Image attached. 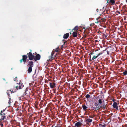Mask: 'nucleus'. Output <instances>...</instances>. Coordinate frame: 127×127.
<instances>
[{
    "label": "nucleus",
    "instance_id": "obj_1",
    "mask_svg": "<svg viewBox=\"0 0 127 127\" xmlns=\"http://www.w3.org/2000/svg\"><path fill=\"white\" fill-rule=\"evenodd\" d=\"M24 86L23 83L20 81L18 83H17V85L15 87L16 89L18 90L21 89L23 88Z\"/></svg>",
    "mask_w": 127,
    "mask_h": 127
},
{
    "label": "nucleus",
    "instance_id": "obj_2",
    "mask_svg": "<svg viewBox=\"0 0 127 127\" xmlns=\"http://www.w3.org/2000/svg\"><path fill=\"white\" fill-rule=\"evenodd\" d=\"M22 59L20 60V62L21 63H22L23 61L24 63H25L27 61V56L26 55H23L22 56Z\"/></svg>",
    "mask_w": 127,
    "mask_h": 127
},
{
    "label": "nucleus",
    "instance_id": "obj_3",
    "mask_svg": "<svg viewBox=\"0 0 127 127\" xmlns=\"http://www.w3.org/2000/svg\"><path fill=\"white\" fill-rule=\"evenodd\" d=\"M27 55H28V56L29 57L30 60H31L33 59L34 56L32 55L31 53L29 52V53L27 54Z\"/></svg>",
    "mask_w": 127,
    "mask_h": 127
},
{
    "label": "nucleus",
    "instance_id": "obj_4",
    "mask_svg": "<svg viewBox=\"0 0 127 127\" xmlns=\"http://www.w3.org/2000/svg\"><path fill=\"white\" fill-rule=\"evenodd\" d=\"M82 125V124L80 122H78L75 124V127H80Z\"/></svg>",
    "mask_w": 127,
    "mask_h": 127
},
{
    "label": "nucleus",
    "instance_id": "obj_5",
    "mask_svg": "<svg viewBox=\"0 0 127 127\" xmlns=\"http://www.w3.org/2000/svg\"><path fill=\"white\" fill-rule=\"evenodd\" d=\"M113 107L116 108V109L118 110V108L117 105V104L116 102H114L112 105Z\"/></svg>",
    "mask_w": 127,
    "mask_h": 127
},
{
    "label": "nucleus",
    "instance_id": "obj_6",
    "mask_svg": "<svg viewBox=\"0 0 127 127\" xmlns=\"http://www.w3.org/2000/svg\"><path fill=\"white\" fill-rule=\"evenodd\" d=\"M28 66L29 67L32 68L33 66V62L32 61H30L29 63Z\"/></svg>",
    "mask_w": 127,
    "mask_h": 127
},
{
    "label": "nucleus",
    "instance_id": "obj_7",
    "mask_svg": "<svg viewBox=\"0 0 127 127\" xmlns=\"http://www.w3.org/2000/svg\"><path fill=\"white\" fill-rule=\"evenodd\" d=\"M102 54V53H99V54H98L96 56H93V57L92 58V60H94V59H95L98 56Z\"/></svg>",
    "mask_w": 127,
    "mask_h": 127
},
{
    "label": "nucleus",
    "instance_id": "obj_8",
    "mask_svg": "<svg viewBox=\"0 0 127 127\" xmlns=\"http://www.w3.org/2000/svg\"><path fill=\"white\" fill-rule=\"evenodd\" d=\"M69 36V33H67L64 34L63 36V38L64 39H67L68 38Z\"/></svg>",
    "mask_w": 127,
    "mask_h": 127
},
{
    "label": "nucleus",
    "instance_id": "obj_9",
    "mask_svg": "<svg viewBox=\"0 0 127 127\" xmlns=\"http://www.w3.org/2000/svg\"><path fill=\"white\" fill-rule=\"evenodd\" d=\"M40 55L39 54H37L35 56V61H36V60H39L40 59Z\"/></svg>",
    "mask_w": 127,
    "mask_h": 127
},
{
    "label": "nucleus",
    "instance_id": "obj_10",
    "mask_svg": "<svg viewBox=\"0 0 127 127\" xmlns=\"http://www.w3.org/2000/svg\"><path fill=\"white\" fill-rule=\"evenodd\" d=\"M50 85L51 88H53L55 87V84L54 83H50Z\"/></svg>",
    "mask_w": 127,
    "mask_h": 127
},
{
    "label": "nucleus",
    "instance_id": "obj_11",
    "mask_svg": "<svg viewBox=\"0 0 127 127\" xmlns=\"http://www.w3.org/2000/svg\"><path fill=\"white\" fill-rule=\"evenodd\" d=\"M58 51V47L57 48H56V49H55L53 50V51H52V54H51L52 55V56H53L54 55L55 52H57Z\"/></svg>",
    "mask_w": 127,
    "mask_h": 127
},
{
    "label": "nucleus",
    "instance_id": "obj_12",
    "mask_svg": "<svg viewBox=\"0 0 127 127\" xmlns=\"http://www.w3.org/2000/svg\"><path fill=\"white\" fill-rule=\"evenodd\" d=\"M110 2L111 4H114L115 2V1L113 0H108L107 3Z\"/></svg>",
    "mask_w": 127,
    "mask_h": 127
},
{
    "label": "nucleus",
    "instance_id": "obj_13",
    "mask_svg": "<svg viewBox=\"0 0 127 127\" xmlns=\"http://www.w3.org/2000/svg\"><path fill=\"white\" fill-rule=\"evenodd\" d=\"M73 32V36L74 37H76L77 36V32L74 31Z\"/></svg>",
    "mask_w": 127,
    "mask_h": 127
},
{
    "label": "nucleus",
    "instance_id": "obj_14",
    "mask_svg": "<svg viewBox=\"0 0 127 127\" xmlns=\"http://www.w3.org/2000/svg\"><path fill=\"white\" fill-rule=\"evenodd\" d=\"M78 30V27L76 26L74 28V29H73L72 30V31L73 32L74 31L77 32V31Z\"/></svg>",
    "mask_w": 127,
    "mask_h": 127
},
{
    "label": "nucleus",
    "instance_id": "obj_15",
    "mask_svg": "<svg viewBox=\"0 0 127 127\" xmlns=\"http://www.w3.org/2000/svg\"><path fill=\"white\" fill-rule=\"evenodd\" d=\"M32 71V68L30 67H29L28 68V71L29 73L31 72Z\"/></svg>",
    "mask_w": 127,
    "mask_h": 127
},
{
    "label": "nucleus",
    "instance_id": "obj_16",
    "mask_svg": "<svg viewBox=\"0 0 127 127\" xmlns=\"http://www.w3.org/2000/svg\"><path fill=\"white\" fill-rule=\"evenodd\" d=\"M92 120L91 119H88L86 120V122H88L89 123H91L92 122Z\"/></svg>",
    "mask_w": 127,
    "mask_h": 127
},
{
    "label": "nucleus",
    "instance_id": "obj_17",
    "mask_svg": "<svg viewBox=\"0 0 127 127\" xmlns=\"http://www.w3.org/2000/svg\"><path fill=\"white\" fill-rule=\"evenodd\" d=\"M87 108L86 106L84 105L83 106V108L84 110H86Z\"/></svg>",
    "mask_w": 127,
    "mask_h": 127
},
{
    "label": "nucleus",
    "instance_id": "obj_18",
    "mask_svg": "<svg viewBox=\"0 0 127 127\" xmlns=\"http://www.w3.org/2000/svg\"><path fill=\"white\" fill-rule=\"evenodd\" d=\"M86 98H89L90 97V95H86Z\"/></svg>",
    "mask_w": 127,
    "mask_h": 127
},
{
    "label": "nucleus",
    "instance_id": "obj_19",
    "mask_svg": "<svg viewBox=\"0 0 127 127\" xmlns=\"http://www.w3.org/2000/svg\"><path fill=\"white\" fill-rule=\"evenodd\" d=\"M5 117V116H2L1 117V120H3L4 119V118Z\"/></svg>",
    "mask_w": 127,
    "mask_h": 127
},
{
    "label": "nucleus",
    "instance_id": "obj_20",
    "mask_svg": "<svg viewBox=\"0 0 127 127\" xmlns=\"http://www.w3.org/2000/svg\"><path fill=\"white\" fill-rule=\"evenodd\" d=\"M127 74V71H125V72H123V74H124V75H126Z\"/></svg>",
    "mask_w": 127,
    "mask_h": 127
},
{
    "label": "nucleus",
    "instance_id": "obj_21",
    "mask_svg": "<svg viewBox=\"0 0 127 127\" xmlns=\"http://www.w3.org/2000/svg\"><path fill=\"white\" fill-rule=\"evenodd\" d=\"M98 103L100 104H101L102 103V101L101 99H99L98 100Z\"/></svg>",
    "mask_w": 127,
    "mask_h": 127
},
{
    "label": "nucleus",
    "instance_id": "obj_22",
    "mask_svg": "<svg viewBox=\"0 0 127 127\" xmlns=\"http://www.w3.org/2000/svg\"><path fill=\"white\" fill-rule=\"evenodd\" d=\"M14 80L15 81H17V77H16L14 79Z\"/></svg>",
    "mask_w": 127,
    "mask_h": 127
},
{
    "label": "nucleus",
    "instance_id": "obj_23",
    "mask_svg": "<svg viewBox=\"0 0 127 127\" xmlns=\"http://www.w3.org/2000/svg\"><path fill=\"white\" fill-rule=\"evenodd\" d=\"M9 91H7V94L8 95H9L8 94V92H9Z\"/></svg>",
    "mask_w": 127,
    "mask_h": 127
},
{
    "label": "nucleus",
    "instance_id": "obj_24",
    "mask_svg": "<svg viewBox=\"0 0 127 127\" xmlns=\"http://www.w3.org/2000/svg\"><path fill=\"white\" fill-rule=\"evenodd\" d=\"M95 23H98V21H97V22H95Z\"/></svg>",
    "mask_w": 127,
    "mask_h": 127
},
{
    "label": "nucleus",
    "instance_id": "obj_25",
    "mask_svg": "<svg viewBox=\"0 0 127 127\" xmlns=\"http://www.w3.org/2000/svg\"><path fill=\"white\" fill-rule=\"evenodd\" d=\"M126 1L127 3V0H126Z\"/></svg>",
    "mask_w": 127,
    "mask_h": 127
},
{
    "label": "nucleus",
    "instance_id": "obj_26",
    "mask_svg": "<svg viewBox=\"0 0 127 127\" xmlns=\"http://www.w3.org/2000/svg\"><path fill=\"white\" fill-rule=\"evenodd\" d=\"M71 32H70V34H71L72 33H71Z\"/></svg>",
    "mask_w": 127,
    "mask_h": 127
},
{
    "label": "nucleus",
    "instance_id": "obj_27",
    "mask_svg": "<svg viewBox=\"0 0 127 127\" xmlns=\"http://www.w3.org/2000/svg\"><path fill=\"white\" fill-rule=\"evenodd\" d=\"M98 12H97V14H98Z\"/></svg>",
    "mask_w": 127,
    "mask_h": 127
}]
</instances>
